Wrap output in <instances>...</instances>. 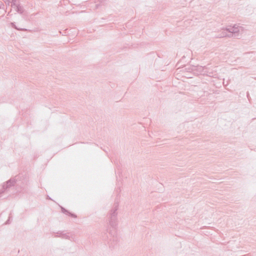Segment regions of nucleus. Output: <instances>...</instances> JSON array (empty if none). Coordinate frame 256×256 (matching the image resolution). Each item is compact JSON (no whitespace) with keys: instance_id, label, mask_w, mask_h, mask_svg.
<instances>
[{"instance_id":"1","label":"nucleus","mask_w":256,"mask_h":256,"mask_svg":"<svg viewBox=\"0 0 256 256\" xmlns=\"http://www.w3.org/2000/svg\"><path fill=\"white\" fill-rule=\"evenodd\" d=\"M118 202H115L114 207L111 210L110 213V216L108 218L109 224L112 228V230H109V234L110 236V242H108L109 246L112 248L116 244L117 238L116 237V226L117 225V210L118 209Z\"/></svg>"},{"instance_id":"2","label":"nucleus","mask_w":256,"mask_h":256,"mask_svg":"<svg viewBox=\"0 0 256 256\" xmlns=\"http://www.w3.org/2000/svg\"><path fill=\"white\" fill-rule=\"evenodd\" d=\"M244 28L242 26L237 24H234L232 26H230L227 28L228 33L232 34V37H238L239 33L243 32Z\"/></svg>"},{"instance_id":"3","label":"nucleus","mask_w":256,"mask_h":256,"mask_svg":"<svg viewBox=\"0 0 256 256\" xmlns=\"http://www.w3.org/2000/svg\"><path fill=\"white\" fill-rule=\"evenodd\" d=\"M17 181L16 176L12 178L2 184V190H0V194L5 192L6 190L11 186H14Z\"/></svg>"},{"instance_id":"4","label":"nucleus","mask_w":256,"mask_h":256,"mask_svg":"<svg viewBox=\"0 0 256 256\" xmlns=\"http://www.w3.org/2000/svg\"><path fill=\"white\" fill-rule=\"evenodd\" d=\"M198 70L200 72L201 74L206 75L210 77H214L216 76V74H213L210 69L207 68L198 66L197 67Z\"/></svg>"},{"instance_id":"5","label":"nucleus","mask_w":256,"mask_h":256,"mask_svg":"<svg viewBox=\"0 0 256 256\" xmlns=\"http://www.w3.org/2000/svg\"><path fill=\"white\" fill-rule=\"evenodd\" d=\"M54 237H59L63 239H70V236L68 234L62 231H58L56 233H54Z\"/></svg>"},{"instance_id":"6","label":"nucleus","mask_w":256,"mask_h":256,"mask_svg":"<svg viewBox=\"0 0 256 256\" xmlns=\"http://www.w3.org/2000/svg\"><path fill=\"white\" fill-rule=\"evenodd\" d=\"M222 31L218 34L216 37L217 38H224V37H232V34L228 33V31L227 30V28L226 29H222Z\"/></svg>"},{"instance_id":"7","label":"nucleus","mask_w":256,"mask_h":256,"mask_svg":"<svg viewBox=\"0 0 256 256\" xmlns=\"http://www.w3.org/2000/svg\"><path fill=\"white\" fill-rule=\"evenodd\" d=\"M12 6L16 10L20 13L22 14L24 12V9L22 6L20 5H16L15 3H12Z\"/></svg>"},{"instance_id":"8","label":"nucleus","mask_w":256,"mask_h":256,"mask_svg":"<svg viewBox=\"0 0 256 256\" xmlns=\"http://www.w3.org/2000/svg\"><path fill=\"white\" fill-rule=\"evenodd\" d=\"M62 212L66 214H68L70 216L76 218V216L74 214H72L70 212H69L68 210H67L66 209H65L64 208L61 207Z\"/></svg>"},{"instance_id":"9","label":"nucleus","mask_w":256,"mask_h":256,"mask_svg":"<svg viewBox=\"0 0 256 256\" xmlns=\"http://www.w3.org/2000/svg\"><path fill=\"white\" fill-rule=\"evenodd\" d=\"M10 26L16 29V30H23V31H26V29L25 28H17V26H16L15 24V23L14 22H11L10 23Z\"/></svg>"},{"instance_id":"10","label":"nucleus","mask_w":256,"mask_h":256,"mask_svg":"<svg viewBox=\"0 0 256 256\" xmlns=\"http://www.w3.org/2000/svg\"><path fill=\"white\" fill-rule=\"evenodd\" d=\"M10 217L9 216L8 219L7 220V221L5 222V224H8L10 223Z\"/></svg>"},{"instance_id":"11","label":"nucleus","mask_w":256,"mask_h":256,"mask_svg":"<svg viewBox=\"0 0 256 256\" xmlns=\"http://www.w3.org/2000/svg\"><path fill=\"white\" fill-rule=\"evenodd\" d=\"M1 194H0V197L1 196Z\"/></svg>"}]
</instances>
